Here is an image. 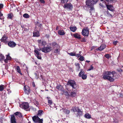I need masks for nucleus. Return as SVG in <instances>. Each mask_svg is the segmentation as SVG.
<instances>
[{
	"instance_id": "1",
	"label": "nucleus",
	"mask_w": 123,
	"mask_h": 123,
	"mask_svg": "<svg viewBox=\"0 0 123 123\" xmlns=\"http://www.w3.org/2000/svg\"><path fill=\"white\" fill-rule=\"evenodd\" d=\"M115 74V72L113 71H105L103 74V78L105 80H108L111 82L114 81V79L113 77Z\"/></svg>"
},
{
	"instance_id": "2",
	"label": "nucleus",
	"mask_w": 123,
	"mask_h": 123,
	"mask_svg": "<svg viewBox=\"0 0 123 123\" xmlns=\"http://www.w3.org/2000/svg\"><path fill=\"white\" fill-rule=\"evenodd\" d=\"M67 85L72 87L73 90L76 89L77 87V84L75 81L72 80H69L67 82Z\"/></svg>"
},
{
	"instance_id": "3",
	"label": "nucleus",
	"mask_w": 123,
	"mask_h": 123,
	"mask_svg": "<svg viewBox=\"0 0 123 123\" xmlns=\"http://www.w3.org/2000/svg\"><path fill=\"white\" fill-rule=\"evenodd\" d=\"M20 106L26 111H30V108H29V104L27 102H24L20 105Z\"/></svg>"
},
{
	"instance_id": "4",
	"label": "nucleus",
	"mask_w": 123,
	"mask_h": 123,
	"mask_svg": "<svg viewBox=\"0 0 123 123\" xmlns=\"http://www.w3.org/2000/svg\"><path fill=\"white\" fill-rule=\"evenodd\" d=\"M82 35L84 36L88 37L89 34V29L87 27L83 29L81 32Z\"/></svg>"
},
{
	"instance_id": "5",
	"label": "nucleus",
	"mask_w": 123,
	"mask_h": 123,
	"mask_svg": "<svg viewBox=\"0 0 123 123\" xmlns=\"http://www.w3.org/2000/svg\"><path fill=\"white\" fill-rule=\"evenodd\" d=\"M53 49L51 47H45L42 48V52L45 53H47L50 52Z\"/></svg>"
},
{
	"instance_id": "6",
	"label": "nucleus",
	"mask_w": 123,
	"mask_h": 123,
	"mask_svg": "<svg viewBox=\"0 0 123 123\" xmlns=\"http://www.w3.org/2000/svg\"><path fill=\"white\" fill-rule=\"evenodd\" d=\"M63 7L65 9L71 10L73 8V6L71 3H67L64 4Z\"/></svg>"
},
{
	"instance_id": "7",
	"label": "nucleus",
	"mask_w": 123,
	"mask_h": 123,
	"mask_svg": "<svg viewBox=\"0 0 123 123\" xmlns=\"http://www.w3.org/2000/svg\"><path fill=\"white\" fill-rule=\"evenodd\" d=\"M84 71L82 70L80 71L79 74V76L81 77L83 80H85L87 78V76L86 74H85Z\"/></svg>"
},
{
	"instance_id": "8",
	"label": "nucleus",
	"mask_w": 123,
	"mask_h": 123,
	"mask_svg": "<svg viewBox=\"0 0 123 123\" xmlns=\"http://www.w3.org/2000/svg\"><path fill=\"white\" fill-rule=\"evenodd\" d=\"M24 91L25 93L27 95L29 94L30 93V89L29 87L28 86H24Z\"/></svg>"
},
{
	"instance_id": "9",
	"label": "nucleus",
	"mask_w": 123,
	"mask_h": 123,
	"mask_svg": "<svg viewBox=\"0 0 123 123\" xmlns=\"http://www.w3.org/2000/svg\"><path fill=\"white\" fill-rule=\"evenodd\" d=\"M10 122L11 123H17L16 119L14 115H10Z\"/></svg>"
},
{
	"instance_id": "10",
	"label": "nucleus",
	"mask_w": 123,
	"mask_h": 123,
	"mask_svg": "<svg viewBox=\"0 0 123 123\" xmlns=\"http://www.w3.org/2000/svg\"><path fill=\"white\" fill-rule=\"evenodd\" d=\"M8 44L9 46L11 48L15 47L16 45V44L15 43L12 41H10L8 43Z\"/></svg>"
},
{
	"instance_id": "11",
	"label": "nucleus",
	"mask_w": 123,
	"mask_h": 123,
	"mask_svg": "<svg viewBox=\"0 0 123 123\" xmlns=\"http://www.w3.org/2000/svg\"><path fill=\"white\" fill-rule=\"evenodd\" d=\"M104 0H101V1H103ZM104 1L106 3L109 5L110 3H115L117 1L116 0H104Z\"/></svg>"
},
{
	"instance_id": "12",
	"label": "nucleus",
	"mask_w": 123,
	"mask_h": 123,
	"mask_svg": "<svg viewBox=\"0 0 123 123\" xmlns=\"http://www.w3.org/2000/svg\"><path fill=\"white\" fill-rule=\"evenodd\" d=\"M106 46L105 44H102L97 49V50L101 51L104 49L106 47Z\"/></svg>"
},
{
	"instance_id": "13",
	"label": "nucleus",
	"mask_w": 123,
	"mask_h": 123,
	"mask_svg": "<svg viewBox=\"0 0 123 123\" xmlns=\"http://www.w3.org/2000/svg\"><path fill=\"white\" fill-rule=\"evenodd\" d=\"M34 52L36 54V56L37 58L39 59H41L42 58L41 55H40L38 51L37 50H35Z\"/></svg>"
},
{
	"instance_id": "14",
	"label": "nucleus",
	"mask_w": 123,
	"mask_h": 123,
	"mask_svg": "<svg viewBox=\"0 0 123 123\" xmlns=\"http://www.w3.org/2000/svg\"><path fill=\"white\" fill-rule=\"evenodd\" d=\"M38 118V116H35L32 117V120L35 123H37Z\"/></svg>"
},
{
	"instance_id": "15",
	"label": "nucleus",
	"mask_w": 123,
	"mask_h": 123,
	"mask_svg": "<svg viewBox=\"0 0 123 123\" xmlns=\"http://www.w3.org/2000/svg\"><path fill=\"white\" fill-rule=\"evenodd\" d=\"M77 112V117L79 116V117H80L83 115V111H81L80 109H78Z\"/></svg>"
},
{
	"instance_id": "16",
	"label": "nucleus",
	"mask_w": 123,
	"mask_h": 123,
	"mask_svg": "<svg viewBox=\"0 0 123 123\" xmlns=\"http://www.w3.org/2000/svg\"><path fill=\"white\" fill-rule=\"evenodd\" d=\"M52 46L53 47V49H54L55 48L59 47V45L55 42H53L52 43Z\"/></svg>"
},
{
	"instance_id": "17",
	"label": "nucleus",
	"mask_w": 123,
	"mask_h": 123,
	"mask_svg": "<svg viewBox=\"0 0 123 123\" xmlns=\"http://www.w3.org/2000/svg\"><path fill=\"white\" fill-rule=\"evenodd\" d=\"M7 38V37L6 34H4L1 39V41L3 42H6Z\"/></svg>"
},
{
	"instance_id": "18",
	"label": "nucleus",
	"mask_w": 123,
	"mask_h": 123,
	"mask_svg": "<svg viewBox=\"0 0 123 123\" xmlns=\"http://www.w3.org/2000/svg\"><path fill=\"white\" fill-rule=\"evenodd\" d=\"M79 107H76V106H73L71 109V111H73L74 112H77L78 109H79Z\"/></svg>"
},
{
	"instance_id": "19",
	"label": "nucleus",
	"mask_w": 123,
	"mask_h": 123,
	"mask_svg": "<svg viewBox=\"0 0 123 123\" xmlns=\"http://www.w3.org/2000/svg\"><path fill=\"white\" fill-rule=\"evenodd\" d=\"M73 35L74 37L75 38L79 39H81V36L79 33H76L73 34Z\"/></svg>"
},
{
	"instance_id": "20",
	"label": "nucleus",
	"mask_w": 123,
	"mask_h": 123,
	"mask_svg": "<svg viewBox=\"0 0 123 123\" xmlns=\"http://www.w3.org/2000/svg\"><path fill=\"white\" fill-rule=\"evenodd\" d=\"M106 6L107 9L110 11H111V12H113L114 11V10L112 8L113 7L112 5H106Z\"/></svg>"
},
{
	"instance_id": "21",
	"label": "nucleus",
	"mask_w": 123,
	"mask_h": 123,
	"mask_svg": "<svg viewBox=\"0 0 123 123\" xmlns=\"http://www.w3.org/2000/svg\"><path fill=\"white\" fill-rule=\"evenodd\" d=\"M33 36L34 37H38L40 36L39 32L37 31H35L33 33Z\"/></svg>"
},
{
	"instance_id": "22",
	"label": "nucleus",
	"mask_w": 123,
	"mask_h": 123,
	"mask_svg": "<svg viewBox=\"0 0 123 123\" xmlns=\"http://www.w3.org/2000/svg\"><path fill=\"white\" fill-rule=\"evenodd\" d=\"M58 34L60 35H64L65 34L64 31L63 30H59L58 31Z\"/></svg>"
},
{
	"instance_id": "23",
	"label": "nucleus",
	"mask_w": 123,
	"mask_h": 123,
	"mask_svg": "<svg viewBox=\"0 0 123 123\" xmlns=\"http://www.w3.org/2000/svg\"><path fill=\"white\" fill-rule=\"evenodd\" d=\"M54 50V52L56 54H59L60 53V47L55 48Z\"/></svg>"
},
{
	"instance_id": "24",
	"label": "nucleus",
	"mask_w": 123,
	"mask_h": 123,
	"mask_svg": "<svg viewBox=\"0 0 123 123\" xmlns=\"http://www.w3.org/2000/svg\"><path fill=\"white\" fill-rule=\"evenodd\" d=\"M13 115L15 116H18L19 117H21L22 116V114L20 112H17L14 113Z\"/></svg>"
},
{
	"instance_id": "25",
	"label": "nucleus",
	"mask_w": 123,
	"mask_h": 123,
	"mask_svg": "<svg viewBox=\"0 0 123 123\" xmlns=\"http://www.w3.org/2000/svg\"><path fill=\"white\" fill-rule=\"evenodd\" d=\"M13 16V14L12 13H10L7 15V18L12 19Z\"/></svg>"
},
{
	"instance_id": "26",
	"label": "nucleus",
	"mask_w": 123,
	"mask_h": 123,
	"mask_svg": "<svg viewBox=\"0 0 123 123\" xmlns=\"http://www.w3.org/2000/svg\"><path fill=\"white\" fill-rule=\"evenodd\" d=\"M75 66L76 67L77 70L79 71L80 68V64L78 63H75Z\"/></svg>"
},
{
	"instance_id": "27",
	"label": "nucleus",
	"mask_w": 123,
	"mask_h": 123,
	"mask_svg": "<svg viewBox=\"0 0 123 123\" xmlns=\"http://www.w3.org/2000/svg\"><path fill=\"white\" fill-rule=\"evenodd\" d=\"M91 0H86V5L88 6H90L91 5Z\"/></svg>"
},
{
	"instance_id": "28",
	"label": "nucleus",
	"mask_w": 123,
	"mask_h": 123,
	"mask_svg": "<svg viewBox=\"0 0 123 123\" xmlns=\"http://www.w3.org/2000/svg\"><path fill=\"white\" fill-rule=\"evenodd\" d=\"M70 29L71 31L74 32L76 30L77 28L75 26L70 27Z\"/></svg>"
},
{
	"instance_id": "29",
	"label": "nucleus",
	"mask_w": 123,
	"mask_h": 123,
	"mask_svg": "<svg viewBox=\"0 0 123 123\" xmlns=\"http://www.w3.org/2000/svg\"><path fill=\"white\" fill-rule=\"evenodd\" d=\"M63 112L67 114H69L70 113V111L69 110L66 109H63Z\"/></svg>"
},
{
	"instance_id": "30",
	"label": "nucleus",
	"mask_w": 123,
	"mask_h": 123,
	"mask_svg": "<svg viewBox=\"0 0 123 123\" xmlns=\"http://www.w3.org/2000/svg\"><path fill=\"white\" fill-rule=\"evenodd\" d=\"M16 70L17 72L19 73L21 75H22L23 74L21 72L20 67L19 66H17L16 67Z\"/></svg>"
},
{
	"instance_id": "31",
	"label": "nucleus",
	"mask_w": 123,
	"mask_h": 123,
	"mask_svg": "<svg viewBox=\"0 0 123 123\" xmlns=\"http://www.w3.org/2000/svg\"><path fill=\"white\" fill-rule=\"evenodd\" d=\"M84 117L87 119H90L91 118V115L89 114L86 113L84 116Z\"/></svg>"
},
{
	"instance_id": "32",
	"label": "nucleus",
	"mask_w": 123,
	"mask_h": 123,
	"mask_svg": "<svg viewBox=\"0 0 123 123\" xmlns=\"http://www.w3.org/2000/svg\"><path fill=\"white\" fill-rule=\"evenodd\" d=\"M43 111L42 110H40L38 111V113L37 114V116L40 117L42 114Z\"/></svg>"
},
{
	"instance_id": "33",
	"label": "nucleus",
	"mask_w": 123,
	"mask_h": 123,
	"mask_svg": "<svg viewBox=\"0 0 123 123\" xmlns=\"http://www.w3.org/2000/svg\"><path fill=\"white\" fill-rule=\"evenodd\" d=\"M93 4H92V3H91V5L90 6H89L88 5H86L87 6V7H88L90 8V10L91 11H92V10H93L94 9V8L93 7Z\"/></svg>"
},
{
	"instance_id": "34",
	"label": "nucleus",
	"mask_w": 123,
	"mask_h": 123,
	"mask_svg": "<svg viewBox=\"0 0 123 123\" xmlns=\"http://www.w3.org/2000/svg\"><path fill=\"white\" fill-rule=\"evenodd\" d=\"M76 93L73 91L72 92H71L70 96L71 97H75L76 96Z\"/></svg>"
},
{
	"instance_id": "35",
	"label": "nucleus",
	"mask_w": 123,
	"mask_h": 123,
	"mask_svg": "<svg viewBox=\"0 0 123 123\" xmlns=\"http://www.w3.org/2000/svg\"><path fill=\"white\" fill-rule=\"evenodd\" d=\"M5 89V86L3 85H0V91H2L4 90Z\"/></svg>"
},
{
	"instance_id": "36",
	"label": "nucleus",
	"mask_w": 123,
	"mask_h": 123,
	"mask_svg": "<svg viewBox=\"0 0 123 123\" xmlns=\"http://www.w3.org/2000/svg\"><path fill=\"white\" fill-rule=\"evenodd\" d=\"M92 4L94 5L96 4L99 0H91Z\"/></svg>"
},
{
	"instance_id": "37",
	"label": "nucleus",
	"mask_w": 123,
	"mask_h": 123,
	"mask_svg": "<svg viewBox=\"0 0 123 123\" xmlns=\"http://www.w3.org/2000/svg\"><path fill=\"white\" fill-rule=\"evenodd\" d=\"M38 119L37 122V123H43V118L41 119L39 117Z\"/></svg>"
},
{
	"instance_id": "38",
	"label": "nucleus",
	"mask_w": 123,
	"mask_h": 123,
	"mask_svg": "<svg viewBox=\"0 0 123 123\" xmlns=\"http://www.w3.org/2000/svg\"><path fill=\"white\" fill-rule=\"evenodd\" d=\"M4 56L2 54H0V61H2L4 59Z\"/></svg>"
},
{
	"instance_id": "39",
	"label": "nucleus",
	"mask_w": 123,
	"mask_h": 123,
	"mask_svg": "<svg viewBox=\"0 0 123 123\" xmlns=\"http://www.w3.org/2000/svg\"><path fill=\"white\" fill-rule=\"evenodd\" d=\"M80 41L81 42H85L86 41V39L84 37H83L80 39Z\"/></svg>"
},
{
	"instance_id": "40",
	"label": "nucleus",
	"mask_w": 123,
	"mask_h": 123,
	"mask_svg": "<svg viewBox=\"0 0 123 123\" xmlns=\"http://www.w3.org/2000/svg\"><path fill=\"white\" fill-rule=\"evenodd\" d=\"M56 88L59 90H60L62 89V87L61 85H58L56 86Z\"/></svg>"
},
{
	"instance_id": "41",
	"label": "nucleus",
	"mask_w": 123,
	"mask_h": 123,
	"mask_svg": "<svg viewBox=\"0 0 123 123\" xmlns=\"http://www.w3.org/2000/svg\"><path fill=\"white\" fill-rule=\"evenodd\" d=\"M23 17L26 18H29L30 16L27 13H25L23 15Z\"/></svg>"
},
{
	"instance_id": "42",
	"label": "nucleus",
	"mask_w": 123,
	"mask_h": 123,
	"mask_svg": "<svg viewBox=\"0 0 123 123\" xmlns=\"http://www.w3.org/2000/svg\"><path fill=\"white\" fill-rule=\"evenodd\" d=\"M68 54L71 56H76V53L74 52L69 53Z\"/></svg>"
},
{
	"instance_id": "43",
	"label": "nucleus",
	"mask_w": 123,
	"mask_h": 123,
	"mask_svg": "<svg viewBox=\"0 0 123 123\" xmlns=\"http://www.w3.org/2000/svg\"><path fill=\"white\" fill-rule=\"evenodd\" d=\"M69 0H61V3H62L66 4L68 1Z\"/></svg>"
},
{
	"instance_id": "44",
	"label": "nucleus",
	"mask_w": 123,
	"mask_h": 123,
	"mask_svg": "<svg viewBox=\"0 0 123 123\" xmlns=\"http://www.w3.org/2000/svg\"><path fill=\"white\" fill-rule=\"evenodd\" d=\"M4 7V5L3 4H0V11H2V9H3Z\"/></svg>"
},
{
	"instance_id": "45",
	"label": "nucleus",
	"mask_w": 123,
	"mask_h": 123,
	"mask_svg": "<svg viewBox=\"0 0 123 123\" xmlns=\"http://www.w3.org/2000/svg\"><path fill=\"white\" fill-rule=\"evenodd\" d=\"M79 60L80 61H83L84 60V58L83 56H81L79 58Z\"/></svg>"
},
{
	"instance_id": "46",
	"label": "nucleus",
	"mask_w": 123,
	"mask_h": 123,
	"mask_svg": "<svg viewBox=\"0 0 123 123\" xmlns=\"http://www.w3.org/2000/svg\"><path fill=\"white\" fill-rule=\"evenodd\" d=\"M29 29V27L25 25L24 30L25 31H28Z\"/></svg>"
},
{
	"instance_id": "47",
	"label": "nucleus",
	"mask_w": 123,
	"mask_h": 123,
	"mask_svg": "<svg viewBox=\"0 0 123 123\" xmlns=\"http://www.w3.org/2000/svg\"><path fill=\"white\" fill-rule=\"evenodd\" d=\"M105 57L107 59H109L110 57H111L110 55L108 54H105Z\"/></svg>"
},
{
	"instance_id": "48",
	"label": "nucleus",
	"mask_w": 123,
	"mask_h": 123,
	"mask_svg": "<svg viewBox=\"0 0 123 123\" xmlns=\"http://www.w3.org/2000/svg\"><path fill=\"white\" fill-rule=\"evenodd\" d=\"M34 104L36 105L37 106L38 105H39V103L38 101H36V100H35L34 101Z\"/></svg>"
},
{
	"instance_id": "49",
	"label": "nucleus",
	"mask_w": 123,
	"mask_h": 123,
	"mask_svg": "<svg viewBox=\"0 0 123 123\" xmlns=\"http://www.w3.org/2000/svg\"><path fill=\"white\" fill-rule=\"evenodd\" d=\"M6 59L9 60H10L11 59V57L9 56V55L8 54L7 55Z\"/></svg>"
},
{
	"instance_id": "50",
	"label": "nucleus",
	"mask_w": 123,
	"mask_h": 123,
	"mask_svg": "<svg viewBox=\"0 0 123 123\" xmlns=\"http://www.w3.org/2000/svg\"><path fill=\"white\" fill-rule=\"evenodd\" d=\"M48 103L49 104L51 105L52 103V101L50 99H48Z\"/></svg>"
},
{
	"instance_id": "51",
	"label": "nucleus",
	"mask_w": 123,
	"mask_h": 123,
	"mask_svg": "<svg viewBox=\"0 0 123 123\" xmlns=\"http://www.w3.org/2000/svg\"><path fill=\"white\" fill-rule=\"evenodd\" d=\"M42 45L43 46H44L46 44V43L44 41H43L42 42Z\"/></svg>"
},
{
	"instance_id": "52",
	"label": "nucleus",
	"mask_w": 123,
	"mask_h": 123,
	"mask_svg": "<svg viewBox=\"0 0 123 123\" xmlns=\"http://www.w3.org/2000/svg\"><path fill=\"white\" fill-rule=\"evenodd\" d=\"M106 13L109 16H111V17H112V15L111 14V13H110L108 11H107L106 12Z\"/></svg>"
},
{
	"instance_id": "53",
	"label": "nucleus",
	"mask_w": 123,
	"mask_h": 123,
	"mask_svg": "<svg viewBox=\"0 0 123 123\" xmlns=\"http://www.w3.org/2000/svg\"><path fill=\"white\" fill-rule=\"evenodd\" d=\"M40 2L42 4H45V2L44 0H39Z\"/></svg>"
},
{
	"instance_id": "54",
	"label": "nucleus",
	"mask_w": 123,
	"mask_h": 123,
	"mask_svg": "<svg viewBox=\"0 0 123 123\" xmlns=\"http://www.w3.org/2000/svg\"><path fill=\"white\" fill-rule=\"evenodd\" d=\"M93 67L92 66V65L90 66L89 68L88 69V70L90 71L93 68Z\"/></svg>"
},
{
	"instance_id": "55",
	"label": "nucleus",
	"mask_w": 123,
	"mask_h": 123,
	"mask_svg": "<svg viewBox=\"0 0 123 123\" xmlns=\"http://www.w3.org/2000/svg\"><path fill=\"white\" fill-rule=\"evenodd\" d=\"M64 94L65 95L68 96L69 95V94L68 93V92L67 91H66L65 93Z\"/></svg>"
},
{
	"instance_id": "56",
	"label": "nucleus",
	"mask_w": 123,
	"mask_h": 123,
	"mask_svg": "<svg viewBox=\"0 0 123 123\" xmlns=\"http://www.w3.org/2000/svg\"><path fill=\"white\" fill-rule=\"evenodd\" d=\"M38 42L39 43V45L40 44H41V43L42 41L41 40H38Z\"/></svg>"
},
{
	"instance_id": "57",
	"label": "nucleus",
	"mask_w": 123,
	"mask_h": 123,
	"mask_svg": "<svg viewBox=\"0 0 123 123\" xmlns=\"http://www.w3.org/2000/svg\"><path fill=\"white\" fill-rule=\"evenodd\" d=\"M118 42V41H114L113 42V43L114 44V45H116V44H117V43Z\"/></svg>"
},
{
	"instance_id": "58",
	"label": "nucleus",
	"mask_w": 123,
	"mask_h": 123,
	"mask_svg": "<svg viewBox=\"0 0 123 123\" xmlns=\"http://www.w3.org/2000/svg\"><path fill=\"white\" fill-rule=\"evenodd\" d=\"M119 96L120 97L123 98V94L121 93H120Z\"/></svg>"
},
{
	"instance_id": "59",
	"label": "nucleus",
	"mask_w": 123,
	"mask_h": 123,
	"mask_svg": "<svg viewBox=\"0 0 123 123\" xmlns=\"http://www.w3.org/2000/svg\"><path fill=\"white\" fill-rule=\"evenodd\" d=\"M81 55H80V54H77V55H76V56L78 58L79 57H80V56Z\"/></svg>"
},
{
	"instance_id": "60",
	"label": "nucleus",
	"mask_w": 123,
	"mask_h": 123,
	"mask_svg": "<svg viewBox=\"0 0 123 123\" xmlns=\"http://www.w3.org/2000/svg\"><path fill=\"white\" fill-rule=\"evenodd\" d=\"M8 60H8L6 58V59H5L4 60V61L5 63H7L8 62Z\"/></svg>"
},
{
	"instance_id": "61",
	"label": "nucleus",
	"mask_w": 123,
	"mask_h": 123,
	"mask_svg": "<svg viewBox=\"0 0 123 123\" xmlns=\"http://www.w3.org/2000/svg\"><path fill=\"white\" fill-rule=\"evenodd\" d=\"M25 25H24L21 26V27L24 29V30L25 28Z\"/></svg>"
},
{
	"instance_id": "62",
	"label": "nucleus",
	"mask_w": 123,
	"mask_h": 123,
	"mask_svg": "<svg viewBox=\"0 0 123 123\" xmlns=\"http://www.w3.org/2000/svg\"><path fill=\"white\" fill-rule=\"evenodd\" d=\"M1 11H0V17H1L3 16V14L2 13Z\"/></svg>"
},
{
	"instance_id": "63",
	"label": "nucleus",
	"mask_w": 123,
	"mask_h": 123,
	"mask_svg": "<svg viewBox=\"0 0 123 123\" xmlns=\"http://www.w3.org/2000/svg\"><path fill=\"white\" fill-rule=\"evenodd\" d=\"M38 27L41 28H42V25L41 24H40L39 25Z\"/></svg>"
},
{
	"instance_id": "64",
	"label": "nucleus",
	"mask_w": 123,
	"mask_h": 123,
	"mask_svg": "<svg viewBox=\"0 0 123 123\" xmlns=\"http://www.w3.org/2000/svg\"><path fill=\"white\" fill-rule=\"evenodd\" d=\"M58 29V26H57L56 28V30H57Z\"/></svg>"
}]
</instances>
